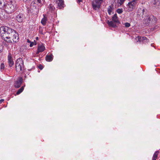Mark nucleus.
<instances>
[{
	"label": "nucleus",
	"instance_id": "nucleus-1",
	"mask_svg": "<svg viewBox=\"0 0 160 160\" xmlns=\"http://www.w3.org/2000/svg\"><path fill=\"white\" fill-rule=\"evenodd\" d=\"M0 34L4 40L8 42H11V38L15 42H18L19 38L18 33L7 27L2 26L0 28Z\"/></svg>",
	"mask_w": 160,
	"mask_h": 160
},
{
	"label": "nucleus",
	"instance_id": "nucleus-2",
	"mask_svg": "<svg viewBox=\"0 0 160 160\" xmlns=\"http://www.w3.org/2000/svg\"><path fill=\"white\" fill-rule=\"evenodd\" d=\"M17 7V3L15 0L10 1L5 5V10L7 13H11L16 10Z\"/></svg>",
	"mask_w": 160,
	"mask_h": 160
},
{
	"label": "nucleus",
	"instance_id": "nucleus-3",
	"mask_svg": "<svg viewBox=\"0 0 160 160\" xmlns=\"http://www.w3.org/2000/svg\"><path fill=\"white\" fill-rule=\"evenodd\" d=\"M16 69L17 72L22 71L23 69V62L21 58H18L16 63Z\"/></svg>",
	"mask_w": 160,
	"mask_h": 160
},
{
	"label": "nucleus",
	"instance_id": "nucleus-4",
	"mask_svg": "<svg viewBox=\"0 0 160 160\" xmlns=\"http://www.w3.org/2000/svg\"><path fill=\"white\" fill-rule=\"evenodd\" d=\"M137 0H129V2L127 6L128 8V11H132L136 7Z\"/></svg>",
	"mask_w": 160,
	"mask_h": 160
},
{
	"label": "nucleus",
	"instance_id": "nucleus-5",
	"mask_svg": "<svg viewBox=\"0 0 160 160\" xmlns=\"http://www.w3.org/2000/svg\"><path fill=\"white\" fill-rule=\"evenodd\" d=\"M103 0H95L92 2L93 8L95 10H98L100 7L101 5Z\"/></svg>",
	"mask_w": 160,
	"mask_h": 160
},
{
	"label": "nucleus",
	"instance_id": "nucleus-6",
	"mask_svg": "<svg viewBox=\"0 0 160 160\" xmlns=\"http://www.w3.org/2000/svg\"><path fill=\"white\" fill-rule=\"evenodd\" d=\"M8 63L10 67H12L14 64V61L12 58V54L9 53L8 57Z\"/></svg>",
	"mask_w": 160,
	"mask_h": 160
},
{
	"label": "nucleus",
	"instance_id": "nucleus-7",
	"mask_svg": "<svg viewBox=\"0 0 160 160\" xmlns=\"http://www.w3.org/2000/svg\"><path fill=\"white\" fill-rule=\"evenodd\" d=\"M22 78L21 77L19 78L15 82V87L17 88H19L21 84L22 83Z\"/></svg>",
	"mask_w": 160,
	"mask_h": 160
},
{
	"label": "nucleus",
	"instance_id": "nucleus-8",
	"mask_svg": "<svg viewBox=\"0 0 160 160\" xmlns=\"http://www.w3.org/2000/svg\"><path fill=\"white\" fill-rule=\"evenodd\" d=\"M152 4L153 7L157 8H160V0H152Z\"/></svg>",
	"mask_w": 160,
	"mask_h": 160
},
{
	"label": "nucleus",
	"instance_id": "nucleus-9",
	"mask_svg": "<svg viewBox=\"0 0 160 160\" xmlns=\"http://www.w3.org/2000/svg\"><path fill=\"white\" fill-rule=\"evenodd\" d=\"M56 3L60 9H61L64 7V2L63 0H56Z\"/></svg>",
	"mask_w": 160,
	"mask_h": 160
},
{
	"label": "nucleus",
	"instance_id": "nucleus-10",
	"mask_svg": "<svg viewBox=\"0 0 160 160\" xmlns=\"http://www.w3.org/2000/svg\"><path fill=\"white\" fill-rule=\"evenodd\" d=\"M45 49V47L43 44L39 45L38 46V51L36 52L38 54L39 52H43Z\"/></svg>",
	"mask_w": 160,
	"mask_h": 160
},
{
	"label": "nucleus",
	"instance_id": "nucleus-11",
	"mask_svg": "<svg viewBox=\"0 0 160 160\" xmlns=\"http://www.w3.org/2000/svg\"><path fill=\"white\" fill-rule=\"evenodd\" d=\"M24 17L22 14H19L16 17V19L18 22H22L23 20Z\"/></svg>",
	"mask_w": 160,
	"mask_h": 160
},
{
	"label": "nucleus",
	"instance_id": "nucleus-12",
	"mask_svg": "<svg viewBox=\"0 0 160 160\" xmlns=\"http://www.w3.org/2000/svg\"><path fill=\"white\" fill-rule=\"evenodd\" d=\"M113 5L112 4H111L107 8V10L108 13L109 15L113 13Z\"/></svg>",
	"mask_w": 160,
	"mask_h": 160
},
{
	"label": "nucleus",
	"instance_id": "nucleus-13",
	"mask_svg": "<svg viewBox=\"0 0 160 160\" xmlns=\"http://www.w3.org/2000/svg\"><path fill=\"white\" fill-rule=\"evenodd\" d=\"M136 40H138V41L139 42H144V41H147V38L145 37H141L140 36H138L136 38Z\"/></svg>",
	"mask_w": 160,
	"mask_h": 160
},
{
	"label": "nucleus",
	"instance_id": "nucleus-14",
	"mask_svg": "<svg viewBox=\"0 0 160 160\" xmlns=\"http://www.w3.org/2000/svg\"><path fill=\"white\" fill-rule=\"evenodd\" d=\"M43 18L42 19L41 21V23L43 25H45L47 21V17L46 15H43Z\"/></svg>",
	"mask_w": 160,
	"mask_h": 160
},
{
	"label": "nucleus",
	"instance_id": "nucleus-15",
	"mask_svg": "<svg viewBox=\"0 0 160 160\" xmlns=\"http://www.w3.org/2000/svg\"><path fill=\"white\" fill-rule=\"evenodd\" d=\"M53 57L52 55H47L46 57V60L47 61L50 62L52 61Z\"/></svg>",
	"mask_w": 160,
	"mask_h": 160
},
{
	"label": "nucleus",
	"instance_id": "nucleus-16",
	"mask_svg": "<svg viewBox=\"0 0 160 160\" xmlns=\"http://www.w3.org/2000/svg\"><path fill=\"white\" fill-rule=\"evenodd\" d=\"M5 3L4 0H0V8H5Z\"/></svg>",
	"mask_w": 160,
	"mask_h": 160
},
{
	"label": "nucleus",
	"instance_id": "nucleus-17",
	"mask_svg": "<svg viewBox=\"0 0 160 160\" xmlns=\"http://www.w3.org/2000/svg\"><path fill=\"white\" fill-rule=\"evenodd\" d=\"M112 19L114 22H118V17L116 14H115L112 18Z\"/></svg>",
	"mask_w": 160,
	"mask_h": 160
},
{
	"label": "nucleus",
	"instance_id": "nucleus-18",
	"mask_svg": "<svg viewBox=\"0 0 160 160\" xmlns=\"http://www.w3.org/2000/svg\"><path fill=\"white\" fill-rule=\"evenodd\" d=\"M34 2H32L31 3V8L32 10L36 9V6Z\"/></svg>",
	"mask_w": 160,
	"mask_h": 160
},
{
	"label": "nucleus",
	"instance_id": "nucleus-19",
	"mask_svg": "<svg viewBox=\"0 0 160 160\" xmlns=\"http://www.w3.org/2000/svg\"><path fill=\"white\" fill-rule=\"evenodd\" d=\"M158 154V151L155 152L153 154L152 158V160H156L157 159Z\"/></svg>",
	"mask_w": 160,
	"mask_h": 160
},
{
	"label": "nucleus",
	"instance_id": "nucleus-20",
	"mask_svg": "<svg viewBox=\"0 0 160 160\" xmlns=\"http://www.w3.org/2000/svg\"><path fill=\"white\" fill-rule=\"evenodd\" d=\"M24 89V86H22L20 88L17 92L16 93L17 95H18L21 93L23 90Z\"/></svg>",
	"mask_w": 160,
	"mask_h": 160
},
{
	"label": "nucleus",
	"instance_id": "nucleus-21",
	"mask_svg": "<svg viewBox=\"0 0 160 160\" xmlns=\"http://www.w3.org/2000/svg\"><path fill=\"white\" fill-rule=\"evenodd\" d=\"M144 12V9L140 8L138 10V12H139L140 14H139V15H142L143 14Z\"/></svg>",
	"mask_w": 160,
	"mask_h": 160
},
{
	"label": "nucleus",
	"instance_id": "nucleus-22",
	"mask_svg": "<svg viewBox=\"0 0 160 160\" xmlns=\"http://www.w3.org/2000/svg\"><path fill=\"white\" fill-rule=\"evenodd\" d=\"M108 25L110 26L113 27L114 26V24L112 21H108Z\"/></svg>",
	"mask_w": 160,
	"mask_h": 160
},
{
	"label": "nucleus",
	"instance_id": "nucleus-23",
	"mask_svg": "<svg viewBox=\"0 0 160 160\" xmlns=\"http://www.w3.org/2000/svg\"><path fill=\"white\" fill-rule=\"evenodd\" d=\"M49 9L51 11H53L55 9V8L52 5H50L49 7Z\"/></svg>",
	"mask_w": 160,
	"mask_h": 160
},
{
	"label": "nucleus",
	"instance_id": "nucleus-24",
	"mask_svg": "<svg viewBox=\"0 0 160 160\" xmlns=\"http://www.w3.org/2000/svg\"><path fill=\"white\" fill-rule=\"evenodd\" d=\"M123 10L122 9L118 8L117 10V12L119 14L122 13V12Z\"/></svg>",
	"mask_w": 160,
	"mask_h": 160
},
{
	"label": "nucleus",
	"instance_id": "nucleus-25",
	"mask_svg": "<svg viewBox=\"0 0 160 160\" xmlns=\"http://www.w3.org/2000/svg\"><path fill=\"white\" fill-rule=\"evenodd\" d=\"M36 42L35 41H34V42H31L30 45V47H31L33 46L34 45H36Z\"/></svg>",
	"mask_w": 160,
	"mask_h": 160
},
{
	"label": "nucleus",
	"instance_id": "nucleus-26",
	"mask_svg": "<svg viewBox=\"0 0 160 160\" xmlns=\"http://www.w3.org/2000/svg\"><path fill=\"white\" fill-rule=\"evenodd\" d=\"M0 68L2 70H3L4 68V65L3 63H2L0 65Z\"/></svg>",
	"mask_w": 160,
	"mask_h": 160
},
{
	"label": "nucleus",
	"instance_id": "nucleus-27",
	"mask_svg": "<svg viewBox=\"0 0 160 160\" xmlns=\"http://www.w3.org/2000/svg\"><path fill=\"white\" fill-rule=\"evenodd\" d=\"M124 25L126 27H129L130 26V24L128 22H125L124 24Z\"/></svg>",
	"mask_w": 160,
	"mask_h": 160
},
{
	"label": "nucleus",
	"instance_id": "nucleus-28",
	"mask_svg": "<svg viewBox=\"0 0 160 160\" xmlns=\"http://www.w3.org/2000/svg\"><path fill=\"white\" fill-rule=\"evenodd\" d=\"M3 50V46L2 44H0V53Z\"/></svg>",
	"mask_w": 160,
	"mask_h": 160
},
{
	"label": "nucleus",
	"instance_id": "nucleus-29",
	"mask_svg": "<svg viewBox=\"0 0 160 160\" xmlns=\"http://www.w3.org/2000/svg\"><path fill=\"white\" fill-rule=\"evenodd\" d=\"M39 68L42 70V69L43 68V67H42V65H40L39 67Z\"/></svg>",
	"mask_w": 160,
	"mask_h": 160
},
{
	"label": "nucleus",
	"instance_id": "nucleus-30",
	"mask_svg": "<svg viewBox=\"0 0 160 160\" xmlns=\"http://www.w3.org/2000/svg\"><path fill=\"white\" fill-rule=\"evenodd\" d=\"M4 101V99H0V103H1L2 102H3Z\"/></svg>",
	"mask_w": 160,
	"mask_h": 160
},
{
	"label": "nucleus",
	"instance_id": "nucleus-31",
	"mask_svg": "<svg viewBox=\"0 0 160 160\" xmlns=\"http://www.w3.org/2000/svg\"><path fill=\"white\" fill-rule=\"evenodd\" d=\"M78 2L79 3L80 2H82V0H77Z\"/></svg>",
	"mask_w": 160,
	"mask_h": 160
},
{
	"label": "nucleus",
	"instance_id": "nucleus-32",
	"mask_svg": "<svg viewBox=\"0 0 160 160\" xmlns=\"http://www.w3.org/2000/svg\"><path fill=\"white\" fill-rule=\"evenodd\" d=\"M27 42H28V43H31V42H30V41L28 39L27 40Z\"/></svg>",
	"mask_w": 160,
	"mask_h": 160
},
{
	"label": "nucleus",
	"instance_id": "nucleus-33",
	"mask_svg": "<svg viewBox=\"0 0 160 160\" xmlns=\"http://www.w3.org/2000/svg\"><path fill=\"white\" fill-rule=\"evenodd\" d=\"M38 2L39 3H41V0H37Z\"/></svg>",
	"mask_w": 160,
	"mask_h": 160
},
{
	"label": "nucleus",
	"instance_id": "nucleus-34",
	"mask_svg": "<svg viewBox=\"0 0 160 160\" xmlns=\"http://www.w3.org/2000/svg\"><path fill=\"white\" fill-rule=\"evenodd\" d=\"M121 2H123L125 0H120Z\"/></svg>",
	"mask_w": 160,
	"mask_h": 160
},
{
	"label": "nucleus",
	"instance_id": "nucleus-35",
	"mask_svg": "<svg viewBox=\"0 0 160 160\" xmlns=\"http://www.w3.org/2000/svg\"><path fill=\"white\" fill-rule=\"evenodd\" d=\"M38 39H39L38 37H36V40H38Z\"/></svg>",
	"mask_w": 160,
	"mask_h": 160
}]
</instances>
